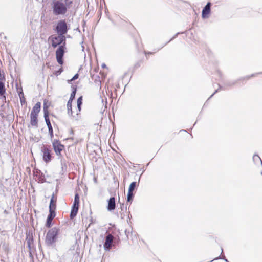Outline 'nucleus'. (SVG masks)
<instances>
[{
  "mask_svg": "<svg viewBox=\"0 0 262 262\" xmlns=\"http://www.w3.org/2000/svg\"><path fill=\"white\" fill-rule=\"evenodd\" d=\"M116 203L114 197H111L108 201L107 209L109 211L113 210L115 209Z\"/></svg>",
  "mask_w": 262,
  "mask_h": 262,
  "instance_id": "f8f14e48",
  "label": "nucleus"
},
{
  "mask_svg": "<svg viewBox=\"0 0 262 262\" xmlns=\"http://www.w3.org/2000/svg\"><path fill=\"white\" fill-rule=\"evenodd\" d=\"M52 144L56 154L58 156L60 155L61 152L64 147L63 145L57 140H54L52 142Z\"/></svg>",
  "mask_w": 262,
  "mask_h": 262,
  "instance_id": "423d86ee",
  "label": "nucleus"
},
{
  "mask_svg": "<svg viewBox=\"0 0 262 262\" xmlns=\"http://www.w3.org/2000/svg\"><path fill=\"white\" fill-rule=\"evenodd\" d=\"M137 186V183L136 182H132L130 185L128 189L129 191L133 192L134 189H135L136 187Z\"/></svg>",
  "mask_w": 262,
  "mask_h": 262,
  "instance_id": "412c9836",
  "label": "nucleus"
},
{
  "mask_svg": "<svg viewBox=\"0 0 262 262\" xmlns=\"http://www.w3.org/2000/svg\"><path fill=\"white\" fill-rule=\"evenodd\" d=\"M73 4V0H53L51 8L55 16L64 15Z\"/></svg>",
  "mask_w": 262,
  "mask_h": 262,
  "instance_id": "f257e3e1",
  "label": "nucleus"
},
{
  "mask_svg": "<svg viewBox=\"0 0 262 262\" xmlns=\"http://www.w3.org/2000/svg\"><path fill=\"white\" fill-rule=\"evenodd\" d=\"M255 158H258V159H260L259 157L258 156H257H257H253V159H255Z\"/></svg>",
  "mask_w": 262,
  "mask_h": 262,
  "instance_id": "cd10ccee",
  "label": "nucleus"
},
{
  "mask_svg": "<svg viewBox=\"0 0 262 262\" xmlns=\"http://www.w3.org/2000/svg\"><path fill=\"white\" fill-rule=\"evenodd\" d=\"M78 77H79V75H78V74H75V75L73 77V78H72L71 80H68V82H71V81H73V80H75L77 79L78 78Z\"/></svg>",
  "mask_w": 262,
  "mask_h": 262,
  "instance_id": "5701e85b",
  "label": "nucleus"
},
{
  "mask_svg": "<svg viewBox=\"0 0 262 262\" xmlns=\"http://www.w3.org/2000/svg\"><path fill=\"white\" fill-rule=\"evenodd\" d=\"M82 97H80L77 99V105H81L82 104Z\"/></svg>",
  "mask_w": 262,
  "mask_h": 262,
  "instance_id": "b1692460",
  "label": "nucleus"
},
{
  "mask_svg": "<svg viewBox=\"0 0 262 262\" xmlns=\"http://www.w3.org/2000/svg\"><path fill=\"white\" fill-rule=\"evenodd\" d=\"M48 41L53 48L59 46L58 49H63V46L66 43V38L63 35H58V36H52Z\"/></svg>",
  "mask_w": 262,
  "mask_h": 262,
  "instance_id": "f03ea898",
  "label": "nucleus"
},
{
  "mask_svg": "<svg viewBox=\"0 0 262 262\" xmlns=\"http://www.w3.org/2000/svg\"><path fill=\"white\" fill-rule=\"evenodd\" d=\"M49 212L50 213L48 216L46 222V226L48 228L50 227L52 221L55 216V212L49 211Z\"/></svg>",
  "mask_w": 262,
  "mask_h": 262,
  "instance_id": "ddd939ff",
  "label": "nucleus"
},
{
  "mask_svg": "<svg viewBox=\"0 0 262 262\" xmlns=\"http://www.w3.org/2000/svg\"><path fill=\"white\" fill-rule=\"evenodd\" d=\"M6 90L5 89L4 84L0 81V96H3L5 94Z\"/></svg>",
  "mask_w": 262,
  "mask_h": 262,
  "instance_id": "a211bd4d",
  "label": "nucleus"
},
{
  "mask_svg": "<svg viewBox=\"0 0 262 262\" xmlns=\"http://www.w3.org/2000/svg\"><path fill=\"white\" fill-rule=\"evenodd\" d=\"M72 101H71L69 100H68V103H67L68 114L69 115L73 116V117L76 118V119H77L78 114V113L76 114L77 117H76L75 115H73V111L72 109Z\"/></svg>",
  "mask_w": 262,
  "mask_h": 262,
  "instance_id": "dca6fc26",
  "label": "nucleus"
},
{
  "mask_svg": "<svg viewBox=\"0 0 262 262\" xmlns=\"http://www.w3.org/2000/svg\"><path fill=\"white\" fill-rule=\"evenodd\" d=\"M210 3H208L207 5L205 6L202 11V17L205 18L206 16L210 13Z\"/></svg>",
  "mask_w": 262,
  "mask_h": 262,
  "instance_id": "4468645a",
  "label": "nucleus"
},
{
  "mask_svg": "<svg viewBox=\"0 0 262 262\" xmlns=\"http://www.w3.org/2000/svg\"><path fill=\"white\" fill-rule=\"evenodd\" d=\"M44 117L45 119L46 123L48 128L49 134L51 139L53 138V130L49 118V113L47 111H44Z\"/></svg>",
  "mask_w": 262,
  "mask_h": 262,
  "instance_id": "39448f33",
  "label": "nucleus"
},
{
  "mask_svg": "<svg viewBox=\"0 0 262 262\" xmlns=\"http://www.w3.org/2000/svg\"><path fill=\"white\" fill-rule=\"evenodd\" d=\"M19 96H20V94H19ZM20 102H21V104L23 103H25V100H23V99H21V97H20Z\"/></svg>",
  "mask_w": 262,
  "mask_h": 262,
  "instance_id": "bb28decb",
  "label": "nucleus"
},
{
  "mask_svg": "<svg viewBox=\"0 0 262 262\" xmlns=\"http://www.w3.org/2000/svg\"><path fill=\"white\" fill-rule=\"evenodd\" d=\"M58 233V229L54 227L50 229L47 233L46 237V243L51 245L56 241V236Z\"/></svg>",
  "mask_w": 262,
  "mask_h": 262,
  "instance_id": "7ed1b4c3",
  "label": "nucleus"
},
{
  "mask_svg": "<svg viewBox=\"0 0 262 262\" xmlns=\"http://www.w3.org/2000/svg\"><path fill=\"white\" fill-rule=\"evenodd\" d=\"M102 67H105V64H104V65H103V66H102Z\"/></svg>",
  "mask_w": 262,
  "mask_h": 262,
  "instance_id": "7c9ffc66",
  "label": "nucleus"
},
{
  "mask_svg": "<svg viewBox=\"0 0 262 262\" xmlns=\"http://www.w3.org/2000/svg\"><path fill=\"white\" fill-rule=\"evenodd\" d=\"M81 105H77V108L79 112L81 111Z\"/></svg>",
  "mask_w": 262,
  "mask_h": 262,
  "instance_id": "a878e982",
  "label": "nucleus"
},
{
  "mask_svg": "<svg viewBox=\"0 0 262 262\" xmlns=\"http://www.w3.org/2000/svg\"><path fill=\"white\" fill-rule=\"evenodd\" d=\"M133 197V192L128 191L127 200L128 202H130L132 200Z\"/></svg>",
  "mask_w": 262,
  "mask_h": 262,
  "instance_id": "4be33fe9",
  "label": "nucleus"
},
{
  "mask_svg": "<svg viewBox=\"0 0 262 262\" xmlns=\"http://www.w3.org/2000/svg\"><path fill=\"white\" fill-rule=\"evenodd\" d=\"M73 91L71 94V96L69 99V100L73 101V100L75 98L76 93V88L75 86H73Z\"/></svg>",
  "mask_w": 262,
  "mask_h": 262,
  "instance_id": "aec40b11",
  "label": "nucleus"
},
{
  "mask_svg": "<svg viewBox=\"0 0 262 262\" xmlns=\"http://www.w3.org/2000/svg\"><path fill=\"white\" fill-rule=\"evenodd\" d=\"M144 53L146 55H147V53L145 51L144 52Z\"/></svg>",
  "mask_w": 262,
  "mask_h": 262,
  "instance_id": "c756f323",
  "label": "nucleus"
},
{
  "mask_svg": "<svg viewBox=\"0 0 262 262\" xmlns=\"http://www.w3.org/2000/svg\"><path fill=\"white\" fill-rule=\"evenodd\" d=\"M56 30L59 35H63L67 31V26L66 23L61 20L58 23L56 26Z\"/></svg>",
  "mask_w": 262,
  "mask_h": 262,
  "instance_id": "20e7f679",
  "label": "nucleus"
},
{
  "mask_svg": "<svg viewBox=\"0 0 262 262\" xmlns=\"http://www.w3.org/2000/svg\"><path fill=\"white\" fill-rule=\"evenodd\" d=\"M62 71H63L62 68H61L59 69V70L58 71H57L56 72V74L57 75H60L62 72Z\"/></svg>",
  "mask_w": 262,
  "mask_h": 262,
  "instance_id": "393cba45",
  "label": "nucleus"
},
{
  "mask_svg": "<svg viewBox=\"0 0 262 262\" xmlns=\"http://www.w3.org/2000/svg\"><path fill=\"white\" fill-rule=\"evenodd\" d=\"M43 152V159L46 163L49 162L51 160V150L47 147H43L41 149Z\"/></svg>",
  "mask_w": 262,
  "mask_h": 262,
  "instance_id": "0eeeda50",
  "label": "nucleus"
},
{
  "mask_svg": "<svg viewBox=\"0 0 262 262\" xmlns=\"http://www.w3.org/2000/svg\"><path fill=\"white\" fill-rule=\"evenodd\" d=\"M56 198H55L54 194H53L50 200L49 205V211L55 212L56 209Z\"/></svg>",
  "mask_w": 262,
  "mask_h": 262,
  "instance_id": "9d476101",
  "label": "nucleus"
},
{
  "mask_svg": "<svg viewBox=\"0 0 262 262\" xmlns=\"http://www.w3.org/2000/svg\"><path fill=\"white\" fill-rule=\"evenodd\" d=\"M113 239L114 237L111 234H109L106 236L104 244V248L106 251H108L110 250L113 242Z\"/></svg>",
  "mask_w": 262,
  "mask_h": 262,
  "instance_id": "6e6552de",
  "label": "nucleus"
},
{
  "mask_svg": "<svg viewBox=\"0 0 262 262\" xmlns=\"http://www.w3.org/2000/svg\"><path fill=\"white\" fill-rule=\"evenodd\" d=\"M38 116L30 114V123L32 126L38 127Z\"/></svg>",
  "mask_w": 262,
  "mask_h": 262,
  "instance_id": "2eb2a0df",
  "label": "nucleus"
},
{
  "mask_svg": "<svg viewBox=\"0 0 262 262\" xmlns=\"http://www.w3.org/2000/svg\"><path fill=\"white\" fill-rule=\"evenodd\" d=\"M79 209L78 206L73 205L70 213L71 219H74L77 215Z\"/></svg>",
  "mask_w": 262,
  "mask_h": 262,
  "instance_id": "f3484780",
  "label": "nucleus"
},
{
  "mask_svg": "<svg viewBox=\"0 0 262 262\" xmlns=\"http://www.w3.org/2000/svg\"><path fill=\"white\" fill-rule=\"evenodd\" d=\"M28 247H29V248H30V243L29 242H28Z\"/></svg>",
  "mask_w": 262,
  "mask_h": 262,
  "instance_id": "c85d7f7f",
  "label": "nucleus"
},
{
  "mask_svg": "<svg viewBox=\"0 0 262 262\" xmlns=\"http://www.w3.org/2000/svg\"><path fill=\"white\" fill-rule=\"evenodd\" d=\"M40 106L41 104L40 102L36 103L35 105L33 106L31 112V115H36L38 116V113H39L40 111Z\"/></svg>",
  "mask_w": 262,
  "mask_h": 262,
  "instance_id": "9b49d317",
  "label": "nucleus"
},
{
  "mask_svg": "<svg viewBox=\"0 0 262 262\" xmlns=\"http://www.w3.org/2000/svg\"><path fill=\"white\" fill-rule=\"evenodd\" d=\"M64 54V50H56V57L58 63L61 65L63 64V57Z\"/></svg>",
  "mask_w": 262,
  "mask_h": 262,
  "instance_id": "1a4fd4ad",
  "label": "nucleus"
},
{
  "mask_svg": "<svg viewBox=\"0 0 262 262\" xmlns=\"http://www.w3.org/2000/svg\"><path fill=\"white\" fill-rule=\"evenodd\" d=\"M79 196L78 193H76L74 198V201L73 205H76L79 206Z\"/></svg>",
  "mask_w": 262,
  "mask_h": 262,
  "instance_id": "6ab92c4d",
  "label": "nucleus"
}]
</instances>
